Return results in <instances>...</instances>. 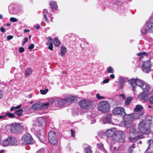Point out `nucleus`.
Instances as JSON below:
<instances>
[{"instance_id": "2f4dec72", "label": "nucleus", "mask_w": 153, "mask_h": 153, "mask_svg": "<svg viewBox=\"0 0 153 153\" xmlns=\"http://www.w3.org/2000/svg\"><path fill=\"white\" fill-rule=\"evenodd\" d=\"M43 13L44 18L46 20H47L48 19L47 15L48 14V13L47 10L44 9L43 11Z\"/></svg>"}, {"instance_id": "bf43d9fd", "label": "nucleus", "mask_w": 153, "mask_h": 153, "mask_svg": "<svg viewBox=\"0 0 153 153\" xmlns=\"http://www.w3.org/2000/svg\"><path fill=\"white\" fill-rule=\"evenodd\" d=\"M5 29L3 27H1L0 28V30L2 32H4L5 31Z\"/></svg>"}, {"instance_id": "3c124183", "label": "nucleus", "mask_w": 153, "mask_h": 153, "mask_svg": "<svg viewBox=\"0 0 153 153\" xmlns=\"http://www.w3.org/2000/svg\"><path fill=\"white\" fill-rule=\"evenodd\" d=\"M13 36H9L7 37V40L8 41L13 39Z\"/></svg>"}, {"instance_id": "f704fd0d", "label": "nucleus", "mask_w": 153, "mask_h": 153, "mask_svg": "<svg viewBox=\"0 0 153 153\" xmlns=\"http://www.w3.org/2000/svg\"><path fill=\"white\" fill-rule=\"evenodd\" d=\"M48 39L49 40H48V42L47 43V44L48 45H49L53 44L52 42L53 40H52V39L51 36H49L48 37Z\"/></svg>"}, {"instance_id": "0e129e2a", "label": "nucleus", "mask_w": 153, "mask_h": 153, "mask_svg": "<svg viewBox=\"0 0 153 153\" xmlns=\"http://www.w3.org/2000/svg\"><path fill=\"white\" fill-rule=\"evenodd\" d=\"M25 32H28L30 31V30H29L27 29H25L24 31Z\"/></svg>"}, {"instance_id": "1a4fd4ad", "label": "nucleus", "mask_w": 153, "mask_h": 153, "mask_svg": "<svg viewBox=\"0 0 153 153\" xmlns=\"http://www.w3.org/2000/svg\"><path fill=\"white\" fill-rule=\"evenodd\" d=\"M125 135L122 132L116 131L114 141H116L119 142H123L124 141L125 138Z\"/></svg>"}, {"instance_id": "6ab92c4d", "label": "nucleus", "mask_w": 153, "mask_h": 153, "mask_svg": "<svg viewBox=\"0 0 153 153\" xmlns=\"http://www.w3.org/2000/svg\"><path fill=\"white\" fill-rule=\"evenodd\" d=\"M83 147L85 149V153H92L91 148L90 146H87L85 144H84Z\"/></svg>"}, {"instance_id": "c03bdc74", "label": "nucleus", "mask_w": 153, "mask_h": 153, "mask_svg": "<svg viewBox=\"0 0 153 153\" xmlns=\"http://www.w3.org/2000/svg\"><path fill=\"white\" fill-rule=\"evenodd\" d=\"M10 20L12 22H15L17 21V19L16 18L14 17L10 18Z\"/></svg>"}, {"instance_id": "e2e57ef3", "label": "nucleus", "mask_w": 153, "mask_h": 153, "mask_svg": "<svg viewBox=\"0 0 153 153\" xmlns=\"http://www.w3.org/2000/svg\"><path fill=\"white\" fill-rule=\"evenodd\" d=\"M96 122V120H91V124H92L95 123Z\"/></svg>"}, {"instance_id": "4468645a", "label": "nucleus", "mask_w": 153, "mask_h": 153, "mask_svg": "<svg viewBox=\"0 0 153 153\" xmlns=\"http://www.w3.org/2000/svg\"><path fill=\"white\" fill-rule=\"evenodd\" d=\"M151 66V62L149 60L143 62L142 65L143 71L146 73L149 72L150 71V68Z\"/></svg>"}, {"instance_id": "09e8293b", "label": "nucleus", "mask_w": 153, "mask_h": 153, "mask_svg": "<svg viewBox=\"0 0 153 153\" xmlns=\"http://www.w3.org/2000/svg\"><path fill=\"white\" fill-rule=\"evenodd\" d=\"M28 41V38L27 37H25L24 38V41L22 42V45H24L25 43Z\"/></svg>"}, {"instance_id": "69168bd1", "label": "nucleus", "mask_w": 153, "mask_h": 153, "mask_svg": "<svg viewBox=\"0 0 153 153\" xmlns=\"http://www.w3.org/2000/svg\"><path fill=\"white\" fill-rule=\"evenodd\" d=\"M3 18V16L1 15L0 14V19H2Z\"/></svg>"}, {"instance_id": "4d7b16f0", "label": "nucleus", "mask_w": 153, "mask_h": 153, "mask_svg": "<svg viewBox=\"0 0 153 153\" xmlns=\"http://www.w3.org/2000/svg\"><path fill=\"white\" fill-rule=\"evenodd\" d=\"M3 94L2 91L1 90H0V99L2 97Z\"/></svg>"}, {"instance_id": "72a5a7b5", "label": "nucleus", "mask_w": 153, "mask_h": 153, "mask_svg": "<svg viewBox=\"0 0 153 153\" xmlns=\"http://www.w3.org/2000/svg\"><path fill=\"white\" fill-rule=\"evenodd\" d=\"M23 111L22 109H20L18 110H17L15 112V114L19 116H21L22 114Z\"/></svg>"}, {"instance_id": "37998d69", "label": "nucleus", "mask_w": 153, "mask_h": 153, "mask_svg": "<svg viewBox=\"0 0 153 153\" xmlns=\"http://www.w3.org/2000/svg\"><path fill=\"white\" fill-rule=\"evenodd\" d=\"M120 82L121 84L123 85L126 81L125 79L123 78H120Z\"/></svg>"}, {"instance_id": "8fccbe9b", "label": "nucleus", "mask_w": 153, "mask_h": 153, "mask_svg": "<svg viewBox=\"0 0 153 153\" xmlns=\"http://www.w3.org/2000/svg\"><path fill=\"white\" fill-rule=\"evenodd\" d=\"M34 45L33 44H31L28 47V48L30 49H32L34 47Z\"/></svg>"}, {"instance_id": "7c9ffc66", "label": "nucleus", "mask_w": 153, "mask_h": 153, "mask_svg": "<svg viewBox=\"0 0 153 153\" xmlns=\"http://www.w3.org/2000/svg\"><path fill=\"white\" fill-rule=\"evenodd\" d=\"M57 97H55L54 98H50L48 101V103H49V105L50 104H52L55 101H56V98Z\"/></svg>"}, {"instance_id": "20e7f679", "label": "nucleus", "mask_w": 153, "mask_h": 153, "mask_svg": "<svg viewBox=\"0 0 153 153\" xmlns=\"http://www.w3.org/2000/svg\"><path fill=\"white\" fill-rule=\"evenodd\" d=\"M129 131L131 134L134 135L135 137H132L130 135L128 137L129 140L132 142H134L139 139L143 138L142 136L139 135V131L136 129V127L135 125H133L129 128Z\"/></svg>"}, {"instance_id": "bb28decb", "label": "nucleus", "mask_w": 153, "mask_h": 153, "mask_svg": "<svg viewBox=\"0 0 153 153\" xmlns=\"http://www.w3.org/2000/svg\"><path fill=\"white\" fill-rule=\"evenodd\" d=\"M50 6L52 9H55L57 8V6L56 2L51 1L50 2Z\"/></svg>"}, {"instance_id": "cd10ccee", "label": "nucleus", "mask_w": 153, "mask_h": 153, "mask_svg": "<svg viewBox=\"0 0 153 153\" xmlns=\"http://www.w3.org/2000/svg\"><path fill=\"white\" fill-rule=\"evenodd\" d=\"M2 145L4 146H10L8 137L3 141Z\"/></svg>"}, {"instance_id": "2eb2a0df", "label": "nucleus", "mask_w": 153, "mask_h": 153, "mask_svg": "<svg viewBox=\"0 0 153 153\" xmlns=\"http://www.w3.org/2000/svg\"><path fill=\"white\" fill-rule=\"evenodd\" d=\"M111 114H108L105 117H103L101 120L100 121L102 123L105 124L106 123L111 124Z\"/></svg>"}, {"instance_id": "423d86ee", "label": "nucleus", "mask_w": 153, "mask_h": 153, "mask_svg": "<svg viewBox=\"0 0 153 153\" xmlns=\"http://www.w3.org/2000/svg\"><path fill=\"white\" fill-rule=\"evenodd\" d=\"M97 108L99 110L102 112L107 113L110 111L111 105L107 101H103L98 104Z\"/></svg>"}, {"instance_id": "ea45409f", "label": "nucleus", "mask_w": 153, "mask_h": 153, "mask_svg": "<svg viewBox=\"0 0 153 153\" xmlns=\"http://www.w3.org/2000/svg\"><path fill=\"white\" fill-rule=\"evenodd\" d=\"M48 89H46L45 90H40V91L41 94L44 95L46 94L48 92Z\"/></svg>"}, {"instance_id": "f257e3e1", "label": "nucleus", "mask_w": 153, "mask_h": 153, "mask_svg": "<svg viewBox=\"0 0 153 153\" xmlns=\"http://www.w3.org/2000/svg\"><path fill=\"white\" fill-rule=\"evenodd\" d=\"M128 82L132 86L133 91H135L137 86L141 88L145 92L148 93L152 91L151 87L149 85L139 79H132L128 80Z\"/></svg>"}, {"instance_id": "9b49d317", "label": "nucleus", "mask_w": 153, "mask_h": 153, "mask_svg": "<svg viewBox=\"0 0 153 153\" xmlns=\"http://www.w3.org/2000/svg\"><path fill=\"white\" fill-rule=\"evenodd\" d=\"M123 121L125 126L128 127L133 123V119L130 114H126L123 118Z\"/></svg>"}, {"instance_id": "680f3d73", "label": "nucleus", "mask_w": 153, "mask_h": 153, "mask_svg": "<svg viewBox=\"0 0 153 153\" xmlns=\"http://www.w3.org/2000/svg\"><path fill=\"white\" fill-rule=\"evenodd\" d=\"M117 147H114V149L115 150H116L117 151V153H119V150H118L117 149Z\"/></svg>"}, {"instance_id": "9d476101", "label": "nucleus", "mask_w": 153, "mask_h": 153, "mask_svg": "<svg viewBox=\"0 0 153 153\" xmlns=\"http://www.w3.org/2000/svg\"><path fill=\"white\" fill-rule=\"evenodd\" d=\"M112 112L114 115L124 116L126 114L124 111V108L122 107H116L114 108L112 110Z\"/></svg>"}, {"instance_id": "5fc2aeb1", "label": "nucleus", "mask_w": 153, "mask_h": 153, "mask_svg": "<svg viewBox=\"0 0 153 153\" xmlns=\"http://www.w3.org/2000/svg\"><path fill=\"white\" fill-rule=\"evenodd\" d=\"M34 26L37 29H39L40 27V25L38 24L34 25Z\"/></svg>"}, {"instance_id": "6e6d98bb", "label": "nucleus", "mask_w": 153, "mask_h": 153, "mask_svg": "<svg viewBox=\"0 0 153 153\" xmlns=\"http://www.w3.org/2000/svg\"><path fill=\"white\" fill-rule=\"evenodd\" d=\"M71 136L72 137H74V133H75V131H74L73 129H71Z\"/></svg>"}, {"instance_id": "774afa93", "label": "nucleus", "mask_w": 153, "mask_h": 153, "mask_svg": "<svg viewBox=\"0 0 153 153\" xmlns=\"http://www.w3.org/2000/svg\"><path fill=\"white\" fill-rule=\"evenodd\" d=\"M4 150H2L0 151V153H3Z\"/></svg>"}, {"instance_id": "393cba45", "label": "nucleus", "mask_w": 153, "mask_h": 153, "mask_svg": "<svg viewBox=\"0 0 153 153\" xmlns=\"http://www.w3.org/2000/svg\"><path fill=\"white\" fill-rule=\"evenodd\" d=\"M6 116H7L8 117L11 118L14 117V115L13 113H7L5 115L3 116H0V119L3 118Z\"/></svg>"}, {"instance_id": "b1692460", "label": "nucleus", "mask_w": 153, "mask_h": 153, "mask_svg": "<svg viewBox=\"0 0 153 153\" xmlns=\"http://www.w3.org/2000/svg\"><path fill=\"white\" fill-rule=\"evenodd\" d=\"M31 108L33 110H40V103H37L33 104L31 107Z\"/></svg>"}, {"instance_id": "a878e982", "label": "nucleus", "mask_w": 153, "mask_h": 153, "mask_svg": "<svg viewBox=\"0 0 153 153\" xmlns=\"http://www.w3.org/2000/svg\"><path fill=\"white\" fill-rule=\"evenodd\" d=\"M143 106L140 105H137L135 106L134 110L135 111L141 112V110L143 109Z\"/></svg>"}, {"instance_id": "dca6fc26", "label": "nucleus", "mask_w": 153, "mask_h": 153, "mask_svg": "<svg viewBox=\"0 0 153 153\" xmlns=\"http://www.w3.org/2000/svg\"><path fill=\"white\" fill-rule=\"evenodd\" d=\"M10 145L16 146L18 143V140L15 138L10 136L8 137Z\"/></svg>"}, {"instance_id": "c756f323", "label": "nucleus", "mask_w": 153, "mask_h": 153, "mask_svg": "<svg viewBox=\"0 0 153 153\" xmlns=\"http://www.w3.org/2000/svg\"><path fill=\"white\" fill-rule=\"evenodd\" d=\"M13 4H11L9 7V12L11 14L14 13L15 9L13 8Z\"/></svg>"}, {"instance_id": "c85d7f7f", "label": "nucleus", "mask_w": 153, "mask_h": 153, "mask_svg": "<svg viewBox=\"0 0 153 153\" xmlns=\"http://www.w3.org/2000/svg\"><path fill=\"white\" fill-rule=\"evenodd\" d=\"M53 43L55 46L58 47L60 45V42L58 39L56 38L54 39Z\"/></svg>"}, {"instance_id": "864d4df0", "label": "nucleus", "mask_w": 153, "mask_h": 153, "mask_svg": "<svg viewBox=\"0 0 153 153\" xmlns=\"http://www.w3.org/2000/svg\"><path fill=\"white\" fill-rule=\"evenodd\" d=\"M48 48L51 50H53V44L48 45Z\"/></svg>"}, {"instance_id": "4be33fe9", "label": "nucleus", "mask_w": 153, "mask_h": 153, "mask_svg": "<svg viewBox=\"0 0 153 153\" xmlns=\"http://www.w3.org/2000/svg\"><path fill=\"white\" fill-rule=\"evenodd\" d=\"M61 52L60 55L63 56L66 53V48L64 46H62L61 48Z\"/></svg>"}, {"instance_id": "49530a36", "label": "nucleus", "mask_w": 153, "mask_h": 153, "mask_svg": "<svg viewBox=\"0 0 153 153\" xmlns=\"http://www.w3.org/2000/svg\"><path fill=\"white\" fill-rule=\"evenodd\" d=\"M25 51V49L23 47H20L19 48V52L20 53H22L23 52Z\"/></svg>"}, {"instance_id": "338daca9", "label": "nucleus", "mask_w": 153, "mask_h": 153, "mask_svg": "<svg viewBox=\"0 0 153 153\" xmlns=\"http://www.w3.org/2000/svg\"><path fill=\"white\" fill-rule=\"evenodd\" d=\"M63 74H66L67 73V71H63Z\"/></svg>"}, {"instance_id": "7ed1b4c3", "label": "nucleus", "mask_w": 153, "mask_h": 153, "mask_svg": "<svg viewBox=\"0 0 153 153\" xmlns=\"http://www.w3.org/2000/svg\"><path fill=\"white\" fill-rule=\"evenodd\" d=\"M56 99L57 104L60 106H63L67 103L73 102L76 100V97L74 96L66 95L64 96V98L57 97Z\"/></svg>"}, {"instance_id": "603ef678", "label": "nucleus", "mask_w": 153, "mask_h": 153, "mask_svg": "<svg viewBox=\"0 0 153 153\" xmlns=\"http://www.w3.org/2000/svg\"><path fill=\"white\" fill-rule=\"evenodd\" d=\"M44 152V149H41L38 150L36 152V153H43Z\"/></svg>"}, {"instance_id": "6e6552de", "label": "nucleus", "mask_w": 153, "mask_h": 153, "mask_svg": "<svg viewBox=\"0 0 153 153\" xmlns=\"http://www.w3.org/2000/svg\"><path fill=\"white\" fill-rule=\"evenodd\" d=\"M48 139L49 143L51 144L54 145L57 144V137L54 132L50 131L48 133Z\"/></svg>"}, {"instance_id": "f8f14e48", "label": "nucleus", "mask_w": 153, "mask_h": 153, "mask_svg": "<svg viewBox=\"0 0 153 153\" xmlns=\"http://www.w3.org/2000/svg\"><path fill=\"white\" fill-rule=\"evenodd\" d=\"M79 105L81 108L86 109H89L91 107V102L85 100H80Z\"/></svg>"}, {"instance_id": "0eeeda50", "label": "nucleus", "mask_w": 153, "mask_h": 153, "mask_svg": "<svg viewBox=\"0 0 153 153\" xmlns=\"http://www.w3.org/2000/svg\"><path fill=\"white\" fill-rule=\"evenodd\" d=\"M21 142L23 144L25 145L32 144L34 140L31 136L30 134H27L23 136L22 138Z\"/></svg>"}, {"instance_id": "c9c22d12", "label": "nucleus", "mask_w": 153, "mask_h": 153, "mask_svg": "<svg viewBox=\"0 0 153 153\" xmlns=\"http://www.w3.org/2000/svg\"><path fill=\"white\" fill-rule=\"evenodd\" d=\"M135 147V144H133L131 147H129L128 149V153H132L133 151V149Z\"/></svg>"}, {"instance_id": "5701e85b", "label": "nucleus", "mask_w": 153, "mask_h": 153, "mask_svg": "<svg viewBox=\"0 0 153 153\" xmlns=\"http://www.w3.org/2000/svg\"><path fill=\"white\" fill-rule=\"evenodd\" d=\"M98 148L102 151L104 153H106V151L105 150L103 147V144L102 143H98L97 144Z\"/></svg>"}, {"instance_id": "a19ab883", "label": "nucleus", "mask_w": 153, "mask_h": 153, "mask_svg": "<svg viewBox=\"0 0 153 153\" xmlns=\"http://www.w3.org/2000/svg\"><path fill=\"white\" fill-rule=\"evenodd\" d=\"M141 32L142 34H145L147 32V30L145 28H143L141 30Z\"/></svg>"}, {"instance_id": "13d9d810", "label": "nucleus", "mask_w": 153, "mask_h": 153, "mask_svg": "<svg viewBox=\"0 0 153 153\" xmlns=\"http://www.w3.org/2000/svg\"><path fill=\"white\" fill-rule=\"evenodd\" d=\"M120 96L122 97L123 99L124 100H125L126 98V97L125 95L124 94H121L120 95Z\"/></svg>"}, {"instance_id": "4c0bfd02", "label": "nucleus", "mask_w": 153, "mask_h": 153, "mask_svg": "<svg viewBox=\"0 0 153 153\" xmlns=\"http://www.w3.org/2000/svg\"><path fill=\"white\" fill-rule=\"evenodd\" d=\"M22 106V105L21 104H20L17 107L13 106L11 107V108H10V110L11 111H12L13 110H16L18 108H21Z\"/></svg>"}, {"instance_id": "39448f33", "label": "nucleus", "mask_w": 153, "mask_h": 153, "mask_svg": "<svg viewBox=\"0 0 153 153\" xmlns=\"http://www.w3.org/2000/svg\"><path fill=\"white\" fill-rule=\"evenodd\" d=\"M7 127L9 129L11 133L15 134L19 133L24 128L23 126L16 123L10 124L7 126Z\"/></svg>"}, {"instance_id": "f03ea898", "label": "nucleus", "mask_w": 153, "mask_h": 153, "mask_svg": "<svg viewBox=\"0 0 153 153\" xmlns=\"http://www.w3.org/2000/svg\"><path fill=\"white\" fill-rule=\"evenodd\" d=\"M152 123L151 119L142 121L138 124V130L140 133L148 134L150 133V126Z\"/></svg>"}, {"instance_id": "79ce46f5", "label": "nucleus", "mask_w": 153, "mask_h": 153, "mask_svg": "<svg viewBox=\"0 0 153 153\" xmlns=\"http://www.w3.org/2000/svg\"><path fill=\"white\" fill-rule=\"evenodd\" d=\"M96 97L99 100L104 99H105L104 97L100 96L99 94H96Z\"/></svg>"}, {"instance_id": "aec40b11", "label": "nucleus", "mask_w": 153, "mask_h": 153, "mask_svg": "<svg viewBox=\"0 0 153 153\" xmlns=\"http://www.w3.org/2000/svg\"><path fill=\"white\" fill-rule=\"evenodd\" d=\"M40 110L42 109H46L49 106V103H40Z\"/></svg>"}, {"instance_id": "e433bc0d", "label": "nucleus", "mask_w": 153, "mask_h": 153, "mask_svg": "<svg viewBox=\"0 0 153 153\" xmlns=\"http://www.w3.org/2000/svg\"><path fill=\"white\" fill-rule=\"evenodd\" d=\"M108 72L110 73H112L114 72V70L113 68L111 66L108 68L107 69Z\"/></svg>"}, {"instance_id": "58836bf2", "label": "nucleus", "mask_w": 153, "mask_h": 153, "mask_svg": "<svg viewBox=\"0 0 153 153\" xmlns=\"http://www.w3.org/2000/svg\"><path fill=\"white\" fill-rule=\"evenodd\" d=\"M137 56H140L143 55H146V56H147L148 55V53L146 52H140L139 53H137Z\"/></svg>"}, {"instance_id": "052dcab7", "label": "nucleus", "mask_w": 153, "mask_h": 153, "mask_svg": "<svg viewBox=\"0 0 153 153\" xmlns=\"http://www.w3.org/2000/svg\"><path fill=\"white\" fill-rule=\"evenodd\" d=\"M110 77L112 79H114L115 78L114 75L113 74H112L110 75Z\"/></svg>"}, {"instance_id": "ddd939ff", "label": "nucleus", "mask_w": 153, "mask_h": 153, "mask_svg": "<svg viewBox=\"0 0 153 153\" xmlns=\"http://www.w3.org/2000/svg\"><path fill=\"white\" fill-rule=\"evenodd\" d=\"M116 129L115 128H112L108 129L105 133V135L107 137H111L113 140Z\"/></svg>"}, {"instance_id": "de8ad7c7", "label": "nucleus", "mask_w": 153, "mask_h": 153, "mask_svg": "<svg viewBox=\"0 0 153 153\" xmlns=\"http://www.w3.org/2000/svg\"><path fill=\"white\" fill-rule=\"evenodd\" d=\"M109 80H110V79H109L107 78L106 79L104 80L102 82L103 83H108L109 82Z\"/></svg>"}, {"instance_id": "a18cd8bd", "label": "nucleus", "mask_w": 153, "mask_h": 153, "mask_svg": "<svg viewBox=\"0 0 153 153\" xmlns=\"http://www.w3.org/2000/svg\"><path fill=\"white\" fill-rule=\"evenodd\" d=\"M149 101L150 104H153V96H152L149 97Z\"/></svg>"}, {"instance_id": "473e14b6", "label": "nucleus", "mask_w": 153, "mask_h": 153, "mask_svg": "<svg viewBox=\"0 0 153 153\" xmlns=\"http://www.w3.org/2000/svg\"><path fill=\"white\" fill-rule=\"evenodd\" d=\"M132 100L131 97H129L127 98L125 102V104L126 105H129L131 102Z\"/></svg>"}, {"instance_id": "412c9836", "label": "nucleus", "mask_w": 153, "mask_h": 153, "mask_svg": "<svg viewBox=\"0 0 153 153\" xmlns=\"http://www.w3.org/2000/svg\"><path fill=\"white\" fill-rule=\"evenodd\" d=\"M32 69L30 68H28L25 71V77H28L32 73Z\"/></svg>"}, {"instance_id": "a211bd4d", "label": "nucleus", "mask_w": 153, "mask_h": 153, "mask_svg": "<svg viewBox=\"0 0 153 153\" xmlns=\"http://www.w3.org/2000/svg\"><path fill=\"white\" fill-rule=\"evenodd\" d=\"M146 25L148 29L153 28V16L150 18L149 20L147 21Z\"/></svg>"}, {"instance_id": "f3484780", "label": "nucleus", "mask_w": 153, "mask_h": 153, "mask_svg": "<svg viewBox=\"0 0 153 153\" xmlns=\"http://www.w3.org/2000/svg\"><path fill=\"white\" fill-rule=\"evenodd\" d=\"M141 112L135 111L133 114H130L132 118L133 119H139L140 117L142 115Z\"/></svg>"}]
</instances>
